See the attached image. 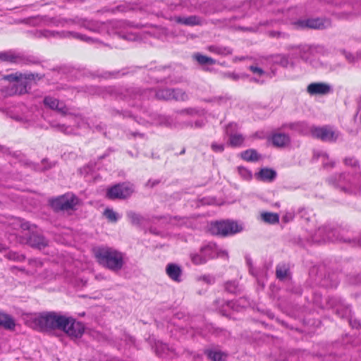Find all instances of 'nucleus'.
<instances>
[{
    "instance_id": "1a4fd4ad",
    "label": "nucleus",
    "mask_w": 361,
    "mask_h": 361,
    "mask_svg": "<svg viewBox=\"0 0 361 361\" xmlns=\"http://www.w3.org/2000/svg\"><path fill=\"white\" fill-rule=\"evenodd\" d=\"M294 25L300 29L324 30L331 27V20L328 18H313L300 19L294 23Z\"/></svg>"
},
{
    "instance_id": "ddd939ff",
    "label": "nucleus",
    "mask_w": 361,
    "mask_h": 361,
    "mask_svg": "<svg viewBox=\"0 0 361 361\" xmlns=\"http://www.w3.org/2000/svg\"><path fill=\"white\" fill-rule=\"evenodd\" d=\"M307 92L310 95H326L332 92V87L325 82H312L307 85Z\"/></svg>"
},
{
    "instance_id": "f3484780",
    "label": "nucleus",
    "mask_w": 361,
    "mask_h": 361,
    "mask_svg": "<svg viewBox=\"0 0 361 361\" xmlns=\"http://www.w3.org/2000/svg\"><path fill=\"white\" fill-rule=\"evenodd\" d=\"M5 79L10 82H18L16 85V92L19 94H23L27 92V84H23V73H16L9 74L5 76Z\"/></svg>"
},
{
    "instance_id": "393cba45",
    "label": "nucleus",
    "mask_w": 361,
    "mask_h": 361,
    "mask_svg": "<svg viewBox=\"0 0 361 361\" xmlns=\"http://www.w3.org/2000/svg\"><path fill=\"white\" fill-rule=\"evenodd\" d=\"M126 216L133 226H140L145 221L144 216L133 211H128L126 212Z\"/></svg>"
},
{
    "instance_id": "603ef678",
    "label": "nucleus",
    "mask_w": 361,
    "mask_h": 361,
    "mask_svg": "<svg viewBox=\"0 0 361 361\" xmlns=\"http://www.w3.org/2000/svg\"><path fill=\"white\" fill-rule=\"evenodd\" d=\"M344 163L347 166H350L352 167H356L358 166V161L354 157H346L344 159Z\"/></svg>"
},
{
    "instance_id": "9b49d317",
    "label": "nucleus",
    "mask_w": 361,
    "mask_h": 361,
    "mask_svg": "<svg viewBox=\"0 0 361 361\" xmlns=\"http://www.w3.org/2000/svg\"><path fill=\"white\" fill-rule=\"evenodd\" d=\"M338 240L339 238L337 229L330 226L319 227L312 236V242L318 243Z\"/></svg>"
},
{
    "instance_id": "f8f14e48",
    "label": "nucleus",
    "mask_w": 361,
    "mask_h": 361,
    "mask_svg": "<svg viewBox=\"0 0 361 361\" xmlns=\"http://www.w3.org/2000/svg\"><path fill=\"white\" fill-rule=\"evenodd\" d=\"M312 137L319 139L324 142H336L339 136V133L333 129V128L325 126L323 127L313 126L310 129Z\"/></svg>"
},
{
    "instance_id": "052dcab7",
    "label": "nucleus",
    "mask_w": 361,
    "mask_h": 361,
    "mask_svg": "<svg viewBox=\"0 0 361 361\" xmlns=\"http://www.w3.org/2000/svg\"><path fill=\"white\" fill-rule=\"evenodd\" d=\"M54 128H57L59 130L62 131L63 133H68V127L63 124H57L56 126H52Z\"/></svg>"
},
{
    "instance_id": "f03ea898",
    "label": "nucleus",
    "mask_w": 361,
    "mask_h": 361,
    "mask_svg": "<svg viewBox=\"0 0 361 361\" xmlns=\"http://www.w3.org/2000/svg\"><path fill=\"white\" fill-rule=\"evenodd\" d=\"M98 263L103 267L113 271H120L125 264L126 255L109 246H99L93 250Z\"/></svg>"
},
{
    "instance_id": "cd10ccee",
    "label": "nucleus",
    "mask_w": 361,
    "mask_h": 361,
    "mask_svg": "<svg viewBox=\"0 0 361 361\" xmlns=\"http://www.w3.org/2000/svg\"><path fill=\"white\" fill-rule=\"evenodd\" d=\"M314 159H322V164L324 168H333L334 167L335 162L333 161H329V156L328 154L322 151H314Z\"/></svg>"
},
{
    "instance_id": "aec40b11",
    "label": "nucleus",
    "mask_w": 361,
    "mask_h": 361,
    "mask_svg": "<svg viewBox=\"0 0 361 361\" xmlns=\"http://www.w3.org/2000/svg\"><path fill=\"white\" fill-rule=\"evenodd\" d=\"M200 252L207 257V260L216 257L219 255V250L216 244L212 242L202 247Z\"/></svg>"
},
{
    "instance_id": "864d4df0",
    "label": "nucleus",
    "mask_w": 361,
    "mask_h": 361,
    "mask_svg": "<svg viewBox=\"0 0 361 361\" xmlns=\"http://www.w3.org/2000/svg\"><path fill=\"white\" fill-rule=\"evenodd\" d=\"M212 149L215 152H222L224 150V145L223 144L212 143Z\"/></svg>"
},
{
    "instance_id": "5701e85b",
    "label": "nucleus",
    "mask_w": 361,
    "mask_h": 361,
    "mask_svg": "<svg viewBox=\"0 0 361 361\" xmlns=\"http://www.w3.org/2000/svg\"><path fill=\"white\" fill-rule=\"evenodd\" d=\"M0 326L7 330H14L16 322L11 315L0 312Z\"/></svg>"
},
{
    "instance_id": "79ce46f5",
    "label": "nucleus",
    "mask_w": 361,
    "mask_h": 361,
    "mask_svg": "<svg viewBox=\"0 0 361 361\" xmlns=\"http://www.w3.org/2000/svg\"><path fill=\"white\" fill-rule=\"evenodd\" d=\"M267 35L271 38L283 39H286L289 37V35L286 32L275 31V30L268 31Z\"/></svg>"
},
{
    "instance_id": "c756f323",
    "label": "nucleus",
    "mask_w": 361,
    "mask_h": 361,
    "mask_svg": "<svg viewBox=\"0 0 361 361\" xmlns=\"http://www.w3.org/2000/svg\"><path fill=\"white\" fill-rule=\"evenodd\" d=\"M260 218L262 221L269 224H276L279 222V216L276 213L262 212Z\"/></svg>"
},
{
    "instance_id": "b1692460",
    "label": "nucleus",
    "mask_w": 361,
    "mask_h": 361,
    "mask_svg": "<svg viewBox=\"0 0 361 361\" xmlns=\"http://www.w3.org/2000/svg\"><path fill=\"white\" fill-rule=\"evenodd\" d=\"M204 354L212 361H226V354L221 350L207 349L204 350Z\"/></svg>"
},
{
    "instance_id": "0e129e2a",
    "label": "nucleus",
    "mask_w": 361,
    "mask_h": 361,
    "mask_svg": "<svg viewBox=\"0 0 361 361\" xmlns=\"http://www.w3.org/2000/svg\"><path fill=\"white\" fill-rule=\"evenodd\" d=\"M226 75L233 80H238L240 78V76L238 75L233 73H227Z\"/></svg>"
},
{
    "instance_id": "6ab92c4d",
    "label": "nucleus",
    "mask_w": 361,
    "mask_h": 361,
    "mask_svg": "<svg viewBox=\"0 0 361 361\" xmlns=\"http://www.w3.org/2000/svg\"><path fill=\"white\" fill-rule=\"evenodd\" d=\"M277 176L276 171L270 168H262L260 171L255 173V177L257 179L263 181L271 183L273 182Z\"/></svg>"
},
{
    "instance_id": "e2e57ef3",
    "label": "nucleus",
    "mask_w": 361,
    "mask_h": 361,
    "mask_svg": "<svg viewBox=\"0 0 361 361\" xmlns=\"http://www.w3.org/2000/svg\"><path fill=\"white\" fill-rule=\"evenodd\" d=\"M159 183V180H149L146 184L147 187L153 188Z\"/></svg>"
},
{
    "instance_id": "de8ad7c7",
    "label": "nucleus",
    "mask_w": 361,
    "mask_h": 361,
    "mask_svg": "<svg viewBox=\"0 0 361 361\" xmlns=\"http://www.w3.org/2000/svg\"><path fill=\"white\" fill-rule=\"evenodd\" d=\"M298 214L300 215V216L301 218L305 219L306 221H309L310 220V212L305 207L299 208L298 210Z\"/></svg>"
},
{
    "instance_id": "2f4dec72",
    "label": "nucleus",
    "mask_w": 361,
    "mask_h": 361,
    "mask_svg": "<svg viewBox=\"0 0 361 361\" xmlns=\"http://www.w3.org/2000/svg\"><path fill=\"white\" fill-rule=\"evenodd\" d=\"M172 99L178 102H185L189 99L188 94L182 89L172 88Z\"/></svg>"
},
{
    "instance_id": "423d86ee",
    "label": "nucleus",
    "mask_w": 361,
    "mask_h": 361,
    "mask_svg": "<svg viewBox=\"0 0 361 361\" xmlns=\"http://www.w3.org/2000/svg\"><path fill=\"white\" fill-rule=\"evenodd\" d=\"M243 230L241 225L236 221L225 220L212 223L210 226V231L214 235L227 236L235 234Z\"/></svg>"
},
{
    "instance_id": "774afa93",
    "label": "nucleus",
    "mask_w": 361,
    "mask_h": 361,
    "mask_svg": "<svg viewBox=\"0 0 361 361\" xmlns=\"http://www.w3.org/2000/svg\"><path fill=\"white\" fill-rule=\"evenodd\" d=\"M93 128L97 131H103L104 128L102 123H99L94 126Z\"/></svg>"
},
{
    "instance_id": "412c9836",
    "label": "nucleus",
    "mask_w": 361,
    "mask_h": 361,
    "mask_svg": "<svg viewBox=\"0 0 361 361\" xmlns=\"http://www.w3.org/2000/svg\"><path fill=\"white\" fill-rule=\"evenodd\" d=\"M230 126L228 125L226 129V133L228 136V145L233 147H242L245 141V137L240 133H229L228 128Z\"/></svg>"
},
{
    "instance_id": "e433bc0d",
    "label": "nucleus",
    "mask_w": 361,
    "mask_h": 361,
    "mask_svg": "<svg viewBox=\"0 0 361 361\" xmlns=\"http://www.w3.org/2000/svg\"><path fill=\"white\" fill-rule=\"evenodd\" d=\"M43 77V75H40V74H38V73H26V74H23V84H25V82H27V88H30V82L32 81V80H39L40 79H42Z\"/></svg>"
},
{
    "instance_id": "6e6d98bb",
    "label": "nucleus",
    "mask_w": 361,
    "mask_h": 361,
    "mask_svg": "<svg viewBox=\"0 0 361 361\" xmlns=\"http://www.w3.org/2000/svg\"><path fill=\"white\" fill-rule=\"evenodd\" d=\"M294 218V214L293 212H287L286 214L283 216L282 219L285 223H288L290 221H292Z\"/></svg>"
},
{
    "instance_id": "a211bd4d",
    "label": "nucleus",
    "mask_w": 361,
    "mask_h": 361,
    "mask_svg": "<svg viewBox=\"0 0 361 361\" xmlns=\"http://www.w3.org/2000/svg\"><path fill=\"white\" fill-rule=\"evenodd\" d=\"M27 243L32 247L42 250L48 245V240L42 235L38 233H32Z\"/></svg>"
},
{
    "instance_id": "680f3d73",
    "label": "nucleus",
    "mask_w": 361,
    "mask_h": 361,
    "mask_svg": "<svg viewBox=\"0 0 361 361\" xmlns=\"http://www.w3.org/2000/svg\"><path fill=\"white\" fill-rule=\"evenodd\" d=\"M178 113L186 114H193L196 113V111L194 109L188 108V109H185L180 110L178 111Z\"/></svg>"
},
{
    "instance_id": "c9c22d12",
    "label": "nucleus",
    "mask_w": 361,
    "mask_h": 361,
    "mask_svg": "<svg viewBox=\"0 0 361 361\" xmlns=\"http://www.w3.org/2000/svg\"><path fill=\"white\" fill-rule=\"evenodd\" d=\"M295 48H296L298 50V53L303 60H305V61H307L309 60V57L307 56V54L311 52L312 48L310 46L300 45L298 47H289L288 49Z\"/></svg>"
},
{
    "instance_id": "0eeeda50",
    "label": "nucleus",
    "mask_w": 361,
    "mask_h": 361,
    "mask_svg": "<svg viewBox=\"0 0 361 361\" xmlns=\"http://www.w3.org/2000/svg\"><path fill=\"white\" fill-rule=\"evenodd\" d=\"M78 202V199L75 195L67 193L51 200L50 204L56 211H67L73 209Z\"/></svg>"
},
{
    "instance_id": "9d476101",
    "label": "nucleus",
    "mask_w": 361,
    "mask_h": 361,
    "mask_svg": "<svg viewBox=\"0 0 361 361\" xmlns=\"http://www.w3.org/2000/svg\"><path fill=\"white\" fill-rule=\"evenodd\" d=\"M133 192L134 188L133 185L123 183L109 188L106 191V196L110 200L126 199L130 197Z\"/></svg>"
},
{
    "instance_id": "69168bd1",
    "label": "nucleus",
    "mask_w": 361,
    "mask_h": 361,
    "mask_svg": "<svg viewBox=\"0 0 361 361\" xmlns=\"http://www.w3.org/2000/svg\"><path fill=\"white\" fill-rule=\"evenodd\" d=\"M114 111H115V114H122L123 117H130L131 116L130 112H128V111L120 112L118 110Z\"/></svg>"
},
{
    "instance_id": "dca6fc26",
    "label": "nucleus",
    "mask_w": 361,
    "mask_h": 361,
    "mask_svg": "<svg viewBox=\"0 0 361 361\" xmlns=\"http://www.w3.org/2000/svg\"><path fill=\"white\" fill-rule=\"evenodd\" d=\"M43 103L46 106L51 109L56 110L63 115H66L68 113V109L64 103L52 97H45Z\"/></svg>"
},
{
    "instance_id": "bb28decb",
    "label": "nucleus",
    "mask_w": 361,
    "mask_h": 361,
    "mask_svg": "<svg viewBox=\"0 0 361 361\" xmlns=\"http://www.w3.org/2000/svg\"><path fill=\"white\" fill-rule=\"evenodd\" d=\"M208 50L212 53L221 56L231 55L233 53L231 48L219 45H211L208 47Z\"/></svg>"
},
{
    "instance_id": "c03bdc74",
    "label": "nucleus",
    "mask_w": 361,
    "mask_h": 361,
    "mask_svg": "<svg viewBox=\"0 0 361 361\" xmlns=\"http://www.w3.org/2000/svg\"><path fill=\"white\" fill-rule=\"evenodd\" d=\"M198 281H202L206 284L212 285L214 284L216 281V278L213 275L211 274H204L200 276L197 278Z\"/></svg>"
},
{
    "instance_id": "4d7b16f0",
    "label": "nucleus",
    "mask_w": 361,
    "mask_h": 361,
    "mask_svg": "<svg viewBox=\"0 0 361 361\" xmlns=\"http://www.w3.org/2000/svg\"><path fill=\"white\" fill-rule=\"evenodd\" d=\"M67 35H73V37L80 39L84 41H88L89 39H90L89 37H87L85 35L76 32H68Z\"/></svg>"
},
{
    "instance_id": "4be33fe9",
    "label": "nucleus",
    "mask_w": 361,
    "mask_h": 361,
    "mask_svg": "<svg viewBox=\"0 0 361 361\" xmlns=\"http://www.w3.org/2000/svg\"><path fill=\"white\" fill-rule=\"evenodd\" d=\"M166 271L168 276L174 281H180L182 270L180 267L176 264H169L166 266Z\"/></svg>"
},
{
    "instance_id": "473e14b6",
    "label": "nucleus",
    "mask_w": 361,
    "mask_h": 361,
    "mask_svg": "<svg viewBox=\"0 0 361 361\" xmlns=\"http://www.w3.org/2000/svg\"><path fill=\"white\" fill-rule=\"evenodd\" d=\"M172 88L160 89L155 92V97L160 100H171L172 99Z\"/></svg>"
},
{
    "instance_id": "c85d7f7f",
    "label": "nucleus",
    "mask_w": 361,
    "mask_h": 361,
    "mask_svg": "<svg viewBox=\"0 0 361 361\" xmlns=\"http://www.w3.org/2000/svg\"><path fill=\"white\" fill-rule=\"evenodd\" d=\"M336 313L341 318L349 319L351 315V310L348 305L340 302V304L336 307Z\"/></svg>"
},
{
    "instance_id": "8fccbe9b",
    "label": "nucleus",
    "mask_w": 361,
    "mask_h": 361,
    "mask_svg": "<svg viewBox=\"0 0 361 361\" xmlns=\"http://www.w3.org/2000/svg\"><path fill=\"white\" fill-rule=\"evenodd\" d=\"M39 33L40 37H44L46 38H49V37H54L56 35H59V32H55L54 31H51L49 30H44L39 31Z\"/></svg>"
},
{
    "instance_id": "338daca9",
    "label": "nucleus",
    "mask_w": 361,
    "mask_h": 361,
    "mask_svg": "<svg viewBox=\"0 0 361 361\" xmlns=\"http://www.w3.org/2000/svg\"><path fill=\"white\" fill-rule=\"evenodd\" d=\"M0 152H2L3 154L10 153L9 149L4 145H0Z\"/></svg>"
},
{
    "instance_id": "4468645a",
    "label": "nucleus",
    "mask_w": 361,
    "mask_h": 361,
    "mask_svg": "<svg viewBox=\"0 0 361 361\" xmlns=\"http://www.w3.org/2000/svg\"><path fill=\"white\" fill-rule=\"evenodd\" d=\"M174 22L187 26L202 25L205 23V20L199 16L192 15L189 16H174L172 18Z\"/></svg>"
},
{
    "instance_id": "49530a36",
    "label": "nucleus",
    "mask_w": 361,
    "mask_h": 361,
    "mask_svg": "<svg viewBox=\"0 0 361 361\" xmlns=\"http://www.w3.org/2000/svg\"><path fill=\"white\" fill-rule=\"evenodd\" d=\"M238 171L240 176L245 180H250L252 178V173L243 166H238Z\"/></svg>"
},
{
    "instance_id": "3c124183",
    "label": "nucleus",
    "mask_w": 361,
    "mask_h": 361,
    "mask_svg": "<svg viewBox=\"0 0 361 361\" xmlns=\"http://www.w3.org/2000/svg\"><path fill=\"white\" fill-rule=\"evenodd\" d=\"M204 126V122L203 120H197L194 123L192 122H188L185 123V126H189L191 128H200Z\"/></svg>"
},
{
    "instance_id": "72a5a7b5",
    "label": "nucleus",
    "mask_w": 361,
    "mask_h": 361,
    "mask_svg": "<svg viewBox=\"0 0 361 361\" xmlns=\"http://www.w3.org/2000/svg\"><path fill=\"white\" fill-rule=\"evenodd\" d=\"M51 22L56 26H65L66 25L71 24H80V20L78 18L53 19Z\"/></svg>"
},
{
    "instance_id": "4c0bfd02",
    "label": "nucleus",
    "mask_w": 361,
    "mask_h": 361,
    "mask_svg": "<svg viewBox=\"0 0 361 361\" xmlns=\"http://www.w3.org/2000/svg\"><path fill=\"white\" fill-rule=\"evenodd\" d=\"M190 259L192 262L195 265H200L205 264L208 260L207 257L202 255V253H191Z\"/></svg>"
},
{
    "instance_id": "f257e3e1",
    "label": "nucleus",
    "mask_w": 361,
    "mask_h": 361,
    "mask_svg": "<svg viewBox=\"0 0 361 361\" xmlns=\"http://www.w3.org/2000/svg\"><path fill=\"white\" fill-rule=\"evenodd\" d=\"M87 92L90 94H98L103 97L110 96L116 99H123L128 102L149 98L154 94V91L152 89L142 90L136 87H124L114 86L104 87L90 86L87 87Z\"/></svg>"
},
{
    "instance_id": "7ed1b4c3",
    "label": "nucleus",
    "mask_w": 361,
    "mask_h": 361,
    "mask_svg": "<svg viewBox=\"0 0 361 361\" xmlns=\"http://www.w3.org/2000/svg\"><path fill=\"white\" fill-rule=\"evenodd\" d=\"M64 317L55 312H47L35 316L32 322L35 328L42 331L60 330L66 321Z\"/></svg>"
},
{
    "instance_id": "37998d69",
    "label": "nucleus",
    "mask_w": 361,
    "mask_h": 361,
    "mask_svg": "<svg viewBox=\"0 0 361 361\" xmlns=\"http://www.w3.org/2000/svg\"><path fill=\"white\" fill-rule=\"evenodd\" d=\"M225 289L231 293H236L239 290L238 283L235 281H228L225 283Z\"/></svg>"
},
{
    "instance_id": "58836bf2",
    "label": "nucleus",
    "mask_w": 361,
    "mask_h": 361,
    "mask_svg": "<svg viewBox=\"0 0 361 361\" xmlns=\"http://www.w3.org/2000/svg\"><path fill=\"white\" fill-rule=\"evenodd\" d=\"M274 61L283 67H288L289 65V59L288 56L284 54H277L274 56Z\"/></svg>"
},
{
    "instance_id": "a19ab883",
    "label": "nucleus",
    "mask_w": 361,
    "mask_h": 361,
    "mask_svg": "<svg viewBox=\"0 0 361 361\" xmlns=\"http://www.w3.org/2000/svg\"><path fill=\"white\" fill-rule=\"evenodd\" d=\"M288 268L285 265H279L276 267V277L280 280L286 279L288 274Z\"/></svg>"
},
{
    "instance_id": "6e6552de",
    "label": "nucleus",
    "mask_w": 361,
    "mask_h": 361,
    "mask_svg": "<svg viewBox=\"0 0 361 361\" xmlns=\"http://www.w3.org/2000/svg\"><path fill=\"white\" fill-rule=\"evenodd\" d=\"M66 320L62 324V327L60 329L65 332L68 336L73 338H80L85 331V326L80 322L76 321L71 317H64Z\"/></svg>"
},
{
    "instance_id": "2eb2a0df",
    "label": "nucleus",
    "mask_w": 361,
    "mask_h": 361,
    "mask_svg": "<svg viewBox=\"0 0 361 361\" xmlns=\"http://www.w3.org/2000/svg\"><path fill=\"white\" fill-rule=\"evenodd\" d=\"M268 140L271 142L274 147L278 148L286 147L290 142V138L288 134L279 132L273 133L268 137Z\"/></svg>"
},
{
    "instance_id": "5fc2aeb1",
    "label": "nucleus",
    "mask_w": 361,
    "mask_h": 361,
    "mask_svg": "<svg viewBox=\"0 0 361 361\" xmlns=\"http://www.w3.org/2000/svg\"><path fill=\"white\" fill-rule=\"evenodd\" d=\"M249 69L255 74H257L259 75H262L264 73V71L259 67L255 66H250Z\"/></svg>"
},
{
    "instance_id": "09e8293b",
    "label": "nucleus",
    "mask_w": 361,
    "mask_h": 361,
    "mask_svg": "<svg viewBox=\"0 0 361 361\" xmlns=\"http://www.w3.org/2000/svg\"><path fill=\"white\" fill-rule=\"evenodd\" d=\"M126 73L123 72L121 73V71H114V72H105L103 73L102 77L105 78H117L120 76L121 75H123Z\"/></svg>"
},
{
    "instance_id": "f704fd0d",
    "label": "nucleus",
    "mask_w": 361,
    "mask_h": 361,
    "mask_svg": "<svg viewBox=\"0 0 361 361\" xmlns=\"http://www.w3.org/2000/svg\"><path fill=\"white\" fill-rule=\"evenodd\" d=\"M193 58L197 61V63L200 64V65H213V64H215L216 63V60L211 58V57H209V56H204V55H202L200 53H196L193 55Z\"/></svg>"
},
{
    "instance_id": "20e7f679",
    "label": "nucleus",
    "mask_w": 361,
    "mask_h": 361,
    "mask_svg": "<svg viewBox=\"0 0 361 361\" xmlns=\"http://www.w3.org/2000/svg\"><path fill=\"white\" fill-rule=\"evenodd\" d=\"M357 180L361 182V173ZM356 180L355 176L345 173L335 174L328 178L329 184L348 194H356L359 191L360 188Z\"/></svg>"
},
{
    "instance_id": "13d9d810",
    "label": "nucleus",
    "mask_w": 361,
    "mask_h": 361,
    "mask_svg": "<svg viewBox=\"0 0 361 361\" xmlns=\"http://www.w3.org/2000/svg\"><path fill=\"white\" fill-rule=\"evenodd\" d=\"M353 16V13H340L338 14V17L342 19H349Z\"/></svg>"
},
{
    "instance_id": "ea45409f",
    "label": "nucleus",
    "mask_w": 361,
    "mask_h": 361,
    "mask_svg": "<svg viewBox=\"0 0 361 361\" xmlns=\"http://www.w3.org/2000/svg\"><path fill=\"white\" fill-rule=\"evenodd\" d=\"M104 216L111 222H116L119 219V215L112 209L106 208L104 212Z\"/></svg>"
},
{
    "instance_id": "7c9ffc66",
    "label": "nucleus",
    "mask_w": 361,
    "mask_h": 361,
    "mask_svg": "<svg viewBox=\"0 0 361 361\" xmlns=\"http://www.w3.org/2000/svg\"><path fill=\"white\" fill-rule=\"evenodd\" d=\"M243 159L247 161H257L259 159L261 156L257 153L255 149H247L241 153Z\"/></svg>"
},
{
    "instance_id": "39448f33",
    "label": "nucleus",
    "mask_w": 361,
    "mask_h": 361,
    "mask_svg": "<svg viewBox=\"0 0 361 361\" xmlns=\"http://www.w3.org/2000/svg\"><path fill=\"white\" fill-rule=\"evenodd\" d=\"M0 61L21 66L40 63V59L36 56L13 50L0 51Z\"/></svg>"
},
{
    "instance_id": "a18cd8bd",
    "label": "nucleus",
    "mask_w": 361,
    "mask_h": 361,
    "mask_svg": "<svg viewBox=\"0 0 361 361\" xmlns=\"http://www.w3.org/2000/svg\"><path fill=\"white\" fill-rule=\"evenodd\" d=\"M5 257L9 260L22 262L25 259V257L23 255H20L18 252L10 251L6 254Z\"/></svg>"
},
{
    "instance_id": "bf43d9fd",
    "label": "nucleus",
    "mask_w": 361,
    "mask_h": 361,
    "mask_svg": "<svg viewBox=\"0 0 361 361\" xmlns=\"http://www.w3.org/2000/svg\"><path fill=\"white\" fill-rule=\"evenodd\" d=\"M343 54L345 57V59L350 62V63H353L355 61V57L354 56L351 54V53H349V52H346L345 51H343Z\"/></svg>"
},
{
    "instance_id": "a878e982",
    "label": "nucleus",
    "mask_w": 361,
    "mask_h": 361,
    "mask_svg": "<svg viewBox=\"0 0 361 361\" xmlns=\"http://www.w3.org/2000/svg\"><path fill=\"white\" fill-rule=\"evenodd\" d=\"M154 351L158 356L163 357L169 355V352L173 351L166 343L159 341L154 343Z\"/></svg>"
}]
</instances>
